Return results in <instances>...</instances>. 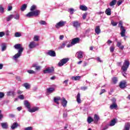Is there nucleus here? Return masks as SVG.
Masks as SVG:
<instances>
[{
	"label": "nucleus",
	"instance_id": "obj_1",
	"mask_svg": "<svg viewBox=\"0 0 130 130\" xmlns=\"http://www.w3.org/2000/svg\"><path fill=\"white\" fill-rule=\"evenodd\" d=\"M14 48L18 50V53L13 56L14 59H17V58H19V57L22 55V52H23L24 48L20 44H16L14 46Z\"/></svg>",
	"mask_w": 130,
	"mask_h": 130
},
{
	"label": "nucleus",
	"instance_id": "obj_2",
	"mask_svg": "<svg viewBox=\"0 0 130 130\" xmlns=\"http://www.w3.org/2000/svg\"><path fill=\"white\" fill-rule=\"evenodd\" d=\"M39 15H40V11L35 10V11H31L28 13L26 15V17H27L28 18H31V17H33L34 16L37 17V16H39Z\"/></svg>",
	"mask_w": 130,
	"mask_h": 130
},
{
	"label": "nucleus",
	"instance_id": "obj_3",
	"mask_svg": "<svg viewBox=\"0 0 130 130\" xmlns=\"http://www.w3.org/2000/svg\"><path fill=\"white\" fill-rule=\"evenodd\" d=\"M129 67V61L127 60H125L123 66H122V71L124 72H126L127 71V69H128V67Z\"/></svg>",
	"mask_w": 130,
	"mask_h": 130
},
{
	"label": "nucleus",
	"instance_id": "obj_4",
	"mask_svg": "<svg viewBox=\"0 0 130 130\" xmlns=\"http://www.w3.org/2000/svg\"><path fill=\"white\" fill-rule=\"evenodd\" d=\"M118 26L119 27H120V34L121 37H124V36H125V29H124V27L122 26V21H119Z\"/></svg>",
	"mask_w": 130,
	"mask_h": 130
},
{
	"label": "nucleus",
	"instance_id": "obj_5",
	"mask_svg": "<svg viewBox=\"0 0 130 130\" xmlns=\"http://www.w3.org/2000/svg\"><path fill=\"white\" fill-rule=\"evenodd\" d=\"M70 60V58H66L62 59L58 63V67H62L63 64H66L68 61Z\"/></svg>",
	"mask_w": 130,
	"mask_h": 130
},
{
	"label": "nucleus",
	"instance_id": "obj_6",
	"mask_svg": "<svg viewBox=\"0 0 130 130\" xmlns=\"http://www.w3.org/2000/svg\"><path fill=\"white\" fill-rule=\"evenodd\" d=\"M79 41H80V39L78 38L73 39L71 42V44L68 45L67 47L68 48L71 47V46H73V45H75V44H77V43H78Z\"/></svg>",
	"mask_w": 130,
	"mask_h": 130
},
{
	"label": "nucleus",
	"instance_id": "obj_7",
	"mask_svg": "<svg viewBox=\"0 0 130 130\" xmlns=\"http://www.w3.org/2000/svg\"><path fill=\"white\" fill-rule=\"evenodd\" d=\"M54 72V68L53 67H49L47 68L46 70H44V74H50L51 73H53Z\"/></svg>",
	"mask_w": 130,
	"mask_h": 130
},
{
	"label": "nucleus",
	"instance_id": "obj_8",
	"mask_svg": "<svg viewBox=\"0 0 130 130\" xmlns=\"http://www.w3.org/2000/svg\"><path fill=\"white\" fill-rule=\"evenodd\" d=\"M66 21H60V22L56 23L55 27H56L57 29H59V28L63 27V26H64L66 24Z\"/></svg>",
	"mask_w": 130,
	"mask_h": 130
},
{
	"label": "nucleus",
	"instance_id": "obj_9",
	"mask_svg": "<svg viewBox=\"0 0 130 130\" xmlns=\"http://www.w3.org/2000/svg\"><path fill=\"white\" fill-rule=\"evenodd\" d=\"M72 24L73 26L76 28V29H78L79 27L81 26V23H79V21H75L72 22Z\"/></svg>",
	"mask_w": 130,
	"mask_h": 130
},
{
	"label": "nucleus",
	"instance_id": "obj_10",
	"mask_svg": "<svg viewBox=\"0 0 130 130\" xmlns=\"http://www.w3.org/2000/svg\"><path fill=\"white\" fill-rule=\"evenodd\" d=\"M76 57L80 59V58H83V52L82 51H78L76 54Z\"/></svg>",
	"mask_w": 130,
	"mask_h": 130
},
{
	"label": "nucleus",
	"instance_id": "obj_11",
	"mask_svg": "<svg viewBox=\"0 0 130 130\" xmlns=\"http://www.w3.org/2000/svg\"><path fill=\"white\" fill-rule=\"evenodd\" d=\"M1 126L3 129H8L9 128V124L8 122L1 123Z\"/></svg>",
	"mask_w": 130,
	"mask_h": 130
},
{
	"label": "nucleus",
	"instance_id": "obj_12",
	"mask_svg": "<svg viewBox=\"0 0 130 130\" xmlns=\"http://www.w3.org/2000/svg\"><path fill=\"white\" fill-rule=\"evenodd\" d=\"M61 102L62 106H63V107H67V105L68 104V101L66 100V99H64V98H62L61 99Z\"/></svg>",
	"mask_w": 130,
	"mask_h": 130
},
{
	"label": "nucleus",
	"instance_id": "obj_13",
	"mask_svg": "<svg viewBox=\"0 0 130 130\" xmlns=\"http://www.w3.org/2000/svg\"><path fill=\"white\" fill-rule=\"evenodd\" d=\"M100 119V118L99 117V116H98L97 114H95L93 118L94 123L95 124L98 123V122L99 121Z\"/></svg>",
	"mask_w": 130,
	"mask_h": 130
},
{
	"label": "nucleus",
	"instance_id": "obj_14",
	"mask_svg": "<svg viewBox=\"0 0 130 130\" xmlns=\"http://www.w3.org/2000/svg\"><path fill=\"white\" fill-rule=\"evenodd\" d=\"M37 45H38V44H36V43H35V42L33 41V42H31L29 43V48L32 49V48H34L36 47V46H37Z\"/></svg>",
	"mask_w": 130,
	"mask_h": 130
},
{
	"label": "nucleus",
	"instance_id": "obj_15",
	"mask_svg": "<svg viewBox=\"0 0 130 130\" xmlns=\"http://www.w3.org/2000/svg\"><path fill=\"white\" fill-rule=\"evenodd\" d=\"M47 54H48V55H50V56H56V54H55V52H54V51L53 50H49L48 51Z\"/></svg>",
	"mask_w": 130,
	"mask_h": 130
},
{
	"label": "nucleus",
	"instance_id": "obj_16",
	"mask_svg": "<svg viewBox=\"0 0 130 130\" xmlns=\"http://www.w3.org/2000/svg\"><path fill=\"white\" fill-rule=\"evenodd\" d=\"M119 87L122 89L125 88V87H126V82L125 81L121 82L119 84Z\"/></svg>",
	"mask_w": 130,
	"mask_h": 130
},
{
	"label": "nucleus",
	"instance_id": "obj_17",
	"mask_svg": "<svg viewBox=\"0 0 130 130\" xmlns=\"http://www.w3.org/2000/svg\"><path fill=\"white\" fill-rule=\"evenodd\" d=\"M38 110H39V108L38 107H35L32 109L29 108L28 110V111H29V112H35L36 111H38Z\"/></svg>",
	"mask_w": 130,
	"mask_h": 130
},
{
	"label": "nucleus",
	"instance_id": "obj_18",
	"mask_svg": "<svg viewBox=\"0 0 130 130\" xmlns=\"http://www.w3.org/2000/svg\"><path fill=\"white\" fill-rule=\"evenodd\" d=\"M115 123H116V119H114L111 121L109 125L110 126H113L114 125H115Z\"/></svg>",
	"mask_w": 130,
	"mask_h": 130
},
{
	"label": "nucleus",
	"instance_id": "obj_19",
	"mask_svg": "<svg viewBox=\"0 0 130 130\" xmlns=\"http://www.w3.org/2000/svg\"><path fill=\"white\" fill-rule=\"evenodd\" d=\"M59 100H61V99H60V97L59 96L55 97L54 98V102H55V103H56V104H57L58 105H59V103L58 102Z\"/></svg>",
	"mask_w": 130,
	"mask_h": 130
},
{
	"label": "nucleus",
	"instance_id": "obj_20",
	"mask_svg": "<svg viewBox=\"0 0 130 130\" xmlns=\"http://www.w3.org/2000/svg\"><path fill=\"white\" fill-rule=\"evenodd\" d=\"M95 32L96 34H100V32H101V29H100V26H96L95 29Z\"/></svg>",
	"mask_w": 130,
	"mask_h": 130
},
{
	"label": "nucleus",
	"instance_id": "obj_21",
	"mask_svg": "<svg viewBox=\"0 0 130 130\" xmlns=\"http://www.w3.org/2000/svg\"><path fill=\"white\" fill-rule=\"evenodd\" d=\"M105 13L107 16H111V9L110 8H108L105 11Z\"/></svg>",
	"mask_w": 130,
	"mask_h": 130
},
{
	"label": "nucleus",
	"instance_id": "obj_22",
	"mask_svg": "<svg viewBox=\"0 0 130 130\" xmlns=\"http://www.w3.org/2000/svg\"><path fill=\"white\" fill-rule=\"evenodd\" d=\"M129 128H130V123H126L123 130H129Z\"/></svg>",
	"mask_w": 130,
	"mask_h": 130
},
{
	"label": "nucleus",
	"instance_id": "obj_23",
	"mask_svg": "<svg viewBox=\"0 0 130 130\" xmlns=\"http://www.w3.org/2000/svg\"><path fill=\"white\" fill-rule=\"evenodd\" d=\"M80 10H81V11H87L88 10V8L85 5H80Z\"/></svg>",
	"mask_w": 130,
	"mask_h": 130
},
{
	"label": "nucleus",
	"instance_id": "obj_24",
	"mask_svg": "<svg viewBox=\"0 0 130 130\" xmlns=\"http://www.w3.org/2000/svg\"><path fill=\"white\" fill-rule=\"evenodd\" d=\"M110 109H115L117 108V104H116V103H113L110 106Z\"/></svg>",
	"mask_w": 130,
	"mask_h": 130
},
{
	"label": "nucleus",
	"instance_id": "obj_25",
	"mask_svg": "<svg viewBox=\"0 0 130 130\" xmlns=\"http://www.w3.org/2000/svg\"><path fill=\"white\" fill-rule=\"evenodd\" d=\"M117 46L119 47L120 49H123L124 48V46L121 45V43L119 42H117Z\"/></svg>",
	"mask_w": 130,
	"mask_h": 130
},
{
	"label": "nucleus",
	"instance_id": "obj_26",
	"mask_svg": "<svg viewBox=\"0 0 130 130\" xmlns=\"http://www.w3.org/2000/svg\"><path fill=\"white\" fill-rule=\"evenodd\" d=\"M55 90V89L53 87H50L47 89V92L50 93L54 92Z\"/></svg>",
	"mask_w": 130,
	"mask_h": 130
},
{
	"label": "nucleus",
	"instance_id": "obj_27",
	"mask_svg": "<svg viewBox=\"0 0 130 130\" xmlns=\"http://www.w3.org/2000/svg\"><path fill=\"white\" fill-rule=\"evenodd\" d=\"M24 105H25V107H27V108L28 109V110H29V109H30V104L29 103L28 101H24Z\"/></svg>",
	"mask_w": 130,
	"mask_h": 130
},
{
	"label": "nucleus",
	"instance_id": "obj_28",
	"mask_svg": "<svg viewBox=\"0 0 130 130\" xmlns=\"http://www.w3.org/2000/svg\"><path fill=\"white\" fill-rule=\"evenodd\" d=\"M19 124L17 122H14L13 125L11 126L12 129H15V128H17L18 127Z\"/></svg>",
	"mask_w": 130,
	"mask_h": 130
},
{
	"label": "nucleus",
	"instance_id": "obj_29",
	"mask_svg": "<svg viewBox=\"0 0 130 130\" xmlns=\"http://www.w3.org/2000/svg\"><path fill=\"white\" fill-rule=\"evenodd\" d=\"M76 99L78 103H81V94H80V93H78Z\"/></svg>",
	"mask_w": 130,
	"mask_h": 130
},
{
	"label": "nucleus",
	"instance_id": "obj_30",
	"mask_svg": "<svg viewBox=\"0 0 130 130\" xmlns=\"http://www.w3.org/2000/svg\"><path fill=\"white\" fill-rule=\"evenodd\" d=\"M87 121L88 123H91V122H93V121H94V119L91 117L89 116L87 119Z\"/></svg>",
	"mask_w": 130,
	"mask_h": 130
},
{
	"label": "nucleus",
	"instance_id": "obj_31",
	"mask_svg": "<svg viewBox=\"0 0 130 130\" xmlns=\"http://www.w3.org/2000/svg\"><path fill=\"white\" fill-rule=\"evenodd\" d=\"M72 80L73 81H79L81 79V76H73L71 78Z\"/></svg>",
	"mask_w": 130,
	"mask_h": 130
},
{
	"label": "nucleus",
	"instance_id": "obj_32",
	"mask_svg": "<svg viewBox=\"0 0 130 130\" xmlns=\"http://www.w3.org/2000/svg\"><path fill=\"white\" fill-rule=\"evenodd\" d=\"M13 18H14V15H10L6 18V20L7 22H10V21H11Z\"/></svg>",
	"mask_w": 130,
	"mask_h": 130
},
{
	"label": "nucleus",
	"instance_id": "obj_33",
	"mask_svg": "<svg viewBox=\"0 0 130 130\" xmlns=\"http://www.w3.org/2000/svg\"><path fill=\"white\" fill-rule=\"evenodd\" d=\"M7 96H15V92L10 91L7 92Z\"/></svg>",
	"mask_w": 130,
	"mask_h": 130
},
{
	"label": "nucleus",
	"instance_id": "obj_34",
	"mask_svg": "<svg viewBox=\"0 0 130 130\" xmlns=\"http://www.w3.org/2000/svg\"><path fill=\"white\" fill-rule=\"evenodd\" d=\"M68 44V42H63L62 45L59 47V49H61L62 48H64L66 47V45Z\"/></svg>",
	"mask_w": 130,
	"mask_h": 130
},
{
	"label": "nucleus",
	"instance_id": "obj_35",
	"mask_svg": "<svg viewBox=\"0 0 130 130\" xmlns=\"http://www.w3.org/2000/svg\"><path fill=\"white\" fill-rule=\"evenodd\" d=\"M23 86L25 87V89H28L30 87V84H29V83H24L23 84Z\"/></svg>",
	"mask_w": 130,
	"mask_h": 130
},
{
	"label": "nucleus",
	"instance_id": "obj_36",
	"mask_svg": "<svg viewBox=\"0 0 130 130\" xmlns=\"http://www.w3.org/2000/svg\"><path fill=\"white\" fill-rule=\"evenodd\" d=\"M26 9H27V5L26 4H24L23 5L21 8L20 10L24 12V11H25V10H26Z\"/></svg>",
	"mask_w": 130,
	"mask_h": 130
},
{
	"label": "nucleus",
	"instance_id": "obj_37",
	"mask_svg": "<svg viewBox=\"0 0 130 130\" xmlns=\"http://www.w3.org/2000/svg\"><path fill=\"white\" fill-rule=\"evenodd\" d=\"M116 4V0H113L110 3V7H113V6H115Z\"/></svg>",
	"mask_w": 130,
	"mask_h": 130
},
{
	"label": "nucleus",
	"instance_id": "obj_38",
	"mask_svg": "<svg viewBox=\"0 0 130 130\" xmlns=\"http://www.w3.org/2000/svg\"><path fill=\"white\" fill-rule=\"evenodd\" d=\"M75 9L74 8H70L68 9V12L70 13L71 15H73L74 14V12H75Z\"/></svg>",
	"mask_w": 130,
	"mask_h": 130
},
{
	"label": "nucleus",
	"instance_id": "obj_39",
	"mask_svg": "<svg viewBox=\"0 0 130 130\" xmlns=\"http://www.w3.org/2000/svg\"><path fill=\"white\" fill-rule=\"evenodd\" d=\"M7 49V45L3 44L2 45V51H5Z\"/></svg>",
	"mask_w": 130,
	"mask_h": 130
},
{
	"label": "nucleus",
	"instance_id": "obj_40",
	"mask_svg": "<svg viewBox=\"0 0 130 130\" xmlns=\"http://www.w3.org/2000/svg\"><path fill=\"white\" fill-rule=\"evenodd\" d=\"M36 67V70L37 71H40L41 69V66H37L36 64H34L32 65V68H35Z\"/></svg>",
	"mask_w": 130,
	"mask_h": 130
},
{
	"label": "nucleus",
	"instance_id": "obj_41",
	"mask_svg": "<svg viewBox=\"0 0 130 130\" xmlns=\"http://www.w3.org/2000/svg\"><path fill=\"white\" fill-rule=\"evenodd\" d=\"M36 6L35 5H32L31 8H30V11L31 12H34L35 11V10H36Z\"/></svg>",
	"mask_w": 130,
	"mask_h": 130
},
{
	"label": "nucleus",
	"instance_id": "obj_42",
	"mask_svg": "<svg viewBox=\"0 0 130 130\" xmlns=\"http://www.w3.org/2000/svg\"><path fill=\"white\" fill-rule=\"evenodd\" d=\"M39 23L40 24V25H47V23H46V21H45L44 20L40 21Z\"/></svg>",
	"mask_w": 130,
	"mask_h": 130
},
{
	"label": "nucleus",
	"instance_id": "obj_43",
	"mask_svg": "<svg viewBox=\"0 0 130 130\" xmlns=\"http://www.w3.org/2000/svg\"><path fill=\"white\" fill-rule=\"evenodd\" d=\"M22 36V34L20 32H15V37H21Z\"/></svg>",
	"mask_w": 130,
	"mask_h": 130
},
{
	"label": "nucleus",
	"instance_id": "obj_44",
	"mask_svg": "<svg viewBox=\"0 0 130 130\" xmlns=\"http://www.w3.org/2000/svg\"><path fill=\"white\" fill-rule=\"evenodd\" d=\"M114 49H115V48L114 47V46H112L110 47V52H114Z\"/></svg>",
	"mask_w": 130,
	"mask_h": 130
},
{
	"label": "nucleus",
	"instance_id": "obj_45",
	"mask_svg": "<svg viewBox=\"0 0 130 130\" xmlns=\"http://www.w3.org/2000/svg\"><path fill=\"white\" fill-rule=\"evenodd\" d=\"M112 81L114 84H116V83H117V78L116 77H114L112 78Z\"/></svg>",
	"mask_w": 130,
	"mask_h": 130
},
{
	"label": "nucleus",
	"instance_id": "obj_46",
	"mask_svg": "<svg viewBox=\"0 0 130 130\" xmlns=\"http://www.w3.org/2000/svg\"><path fill=\"white\" fill-rule=\"evenodd\" d=\"M34 41H39V37L38 36H35L34 38Z\"/></svg>",
	"mask_w": 130,
	"mask_h": 130
},
{
	"label": "nucleus",
	"instance_id": "obj_47",
	"mask_svg": "<svg viewBox=\"0 0 130 130\" xmlns=\"http://www.w3.org/2000/svg\"><path fill=\"white\" fill-rule=\"evenodd\" d=\"M5 97V93L3 92H0V99H2V98H4Z\"/></svg>",
	"mask_w": 130,
	"mask_h": 130
},
{
	"label": "nucleus",
	"instance_id": "obj_48",
	"mask_svg": "<svg viewBox=\"0 0 130 130\" xmlns=\"http://www.w3.org/2000/svg\"><path fill=\"white\" fill-rule=\"evenodd\" d=\"M0 12L1 13H4V12H5V9L3 8L2 5H0Z\"/></svg>",
	"mask_w": 130,
	"mask_h": 130
},
{
	"label": "nucleus",
	"instance_id": "obj_49",
	"mask_svg": "<svg viewBox=\"0 0 130 130\" xmlns=\"http://www.w3.org/2000/svg\"><path fill=\"white\" fill-rule=\"evenodd\" d=\"M14 19H16V20H19V18H20V16L19 15V14H17L16 15V16L15 17V15H14Z\"/></svg>",
	"mask_w": 130,
	"mask_h": 130
},
{
	"label": "nucleus",
	"instance_id": "obj_50",
	"mask_svg": "<svg viewBox=\"0 0 130 130\" xmlns=\"http://www.w3.org/2000/svg\"><path fill=\"white\" fill-rule=\"evenodd\" d=\"M109 126V124H107L103 128L102 130H106Z\"/></svg>",
	"mask_w": 130,
	"mask_h": 130
},
{
	"label": "nucleus",
	"instance_id": "obj_51",
	"mask_svg": "<svg viewBox=\"0 0 130 130\" xmlns=\"http://www.w3.org/2000/svg\"><path fill=\"white\" fill-rule=\"evenodd\" d=\"M88 89V87L87 86H83L81 87V89L83 91H86Z\"/></svg>",
	"mask_w": 130,
	"mask_h": 130
},
{
	"label": "nucleus",
	"instance_id": "obj_52",
	"mask_svg": "<svg viewBox=\"0 0 130 130\" xmlns=\"http://www.w3.org/2000/svg\"><path fill=\"white\" fill-rule=\"evenodd\" d=\"M27 73H28V74H35V71H33V70H27Z\"/></svg>",
	"mask_w": 130,
	"mask_h": 130
},
{
	"label": "nucleus",
	"instance_id": "obj_53",
	"mask_svg": "<svg viewBox=\"0 0 130 130\" xmlns=\"http://www.w3.org/2000/svg\"><path fill=\"white\" fill-rule=\"evenodd\" d=\"M87 15H88V14H87V13L83 14V16H82V18H83V20L86 19V18L87 17Z\"/></svg>",
	"mask_w": 130,
	"mask_h": 130
},
{
	"label": "nucleus",
	"instance_id": "obj_54",
	"mask_svg": "<svg viewBox=\"0 0 130 130\" xmlns=\"http://www.w3.org/2000/svg\"><path fill=\"white\" fill-rule=\"evenodd\" d=\"M111 24L112 25V26H116L117 25V22H115L113 21V20H112Z\"/></svg>",
	"mask_w": 130,
	"mask_h": 130
},
{
	"label": "nucleus",
	"instance_id": "obj_55",
	"mask_svg": "<svg viewBox=\"0 0 130 130\" xmlns=\"http://www.w3.org/2000/svg\"><path fill=\"white\" fill-rule=\"evenodd\" d=\"M121 4H122V1L119 0V1L117 2V5L118 6H119L121 5Z\"/></svg>",
	"mask_w": 130,
	"mask_h": 130
},
{
	"label": "nucleus",
	"instance_id": "obj_56",
	"mask_svg": "<svg viewBox=\"0 0 130 130\" xmlns=\"http://www.w3.org/2000/svg\"><path fill=\"white\" fill-rule=\"evenodd\" d=\"M32 127H31V126H29V127H25L24 128V130H32Z\"/></svg>",
	"mask_w": 130,
	"mask_h": 130
},
{
	"label": "nucleus",
	"instance_id": "obj_57",
	"mask_svg": "<svg viewBox=\"0 0 130 130\" xmlns=\"http://www.w3.org/2000/svg\"><path fill=\"white\" fill-rule=\"evenodd\" d=\"M68 82H69V79H67L63 81V84H65L66 86H67Z\"/></svg>",
	"mask_w": 130,
	"mask_h": 130
},
{
	"label": "nucleus",
	"instance_id": "obj_58",
	"mask_svg": "<svg viewBox=\"0 0 130 130\" xmlns=\"http://www.w3.org/2000/svg\"><path fill=\"white\" fill-rule=\"evenodd\" d=\"M12 9H13V7H12L11 6H8V12H10V11H12Z\"/></svg>",
	"mask_w": 130,
	"mask_h": 130
},
{
	"label": "nucleus",
	"instance_id": "obj_59",
	"mask_svg": "<svg viewBox=\"0 0 130 130\" xmlns=\"http://www.w3.org/2000/svg\"><path fill=\"white\" fill-rule=\"evenodd\" d=\"M18 98L19 99H20L21 100H24V95H20L19 96H18Z\"/></svg>",
	"mask_w": 130,
	"mask_h": 130
},
{
	"label": "nucleus",
	"instance_id": "obj_60",
	"mask_svg": "<svg viewBox=\"0 0 130 130\" xmlns=\"http://www.w3.org/2000/svg\"><path fill=\"white\" fill-rule=\"evenodd\" d=\"M5 36V32L4 31L0 32V37Z\"/></svg>",
	"mask_w": 130,
	"mask_h": 130
},
{
	"label": "nucleus",
	"instance_id": "obj_61",
	"mask_svg": "<svg viewBox=\"0 0 130 130\" xmlns=\"http://www.w3.org/2000/svg\"><path fill=\"white\" fill-rule=\"evenodd\" d=\"M107 43L108 45H109V44H111V43H112V41H111L110 40H109L107 42Z\"/></svg>",
	"mask_w": 130,
	"mask_h": 130
},
{
	"label": "nucleus",
	"instance_id": "obj_62",
	"mask_svg": "<svg viewBox=\"0 0 130 130\" xmlns=\"http://www.w3.org/2000/svg\"><path fill=\"white\" fill-rule=\"evenodd\" d=\"M98 61H99L100 62H102V60H101V58H100V57H98L96 58Z\"/></svg>",
	"mask_w": 130,
	"mask_h": 130
},
{
	"label": "nucleus",
	"instance_id": "obj_63",
	"mask_svg": "<svg viewBox=\"0 0 130 130\" xmlns=\"http://www.w3.org/2000/svg\"><path fill=\"white\" fill-rule=\"evenodd\" d=\"M68 116V113H63V117L66 118Z\"/></svg>",
	"mask_w": 130,
	"mask_h": 130
},
{
	"label": "nucleus",
	"instance_id": "obj_64",
	"mask_svg": "<svg viewBox=\"0 0 130 130\" xmlns=\"http://www.w3.org/2000/svg\"><path fill=\"white\" fill-rule=\"evenodd\" d=\"M105 89H102V91L100 92V94L102 95V94H103V93H105Z\"/></svg>",
	"mask_w": 130,
	"mask_h": 130
}]
</instances>
